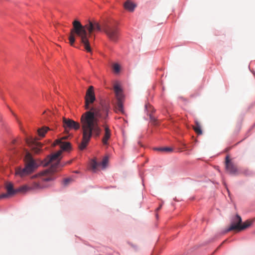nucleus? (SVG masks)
I'll list each match as a JSON object with an SVG mask.
<instances>
[{"label":"nucleus","instance_id":"nucleus-6","mask_svg":"<svg viewBox=\"0 0 255 255\" xmlns=\"http://www.w3.org/2000/svg\"><path fill=\"white\" fill-rule=\"evenodd\" d=\"M103 30L110 40L114 42H117L119 37V31L117 26L107 24Z\"/></svg>","mask_w":255,"mask_h":255},{"label":"nucleus","instance_id":"nucleus-12","mask_svg":"<svg viewBox=\"0 0 255 255\" xmlns=\"http://www.w3.org/2000/svg\"><path fill=\"white\" fill-rule=\"evenodd\" d=\"M66 138V137H63L61 139H57L53 143V145H59L60 148L63 150H67L71 147V144L68 142H63L62 140Z\"/></svg>","mask_w":255,"mask_h":255},{"label":"nucleus","instance_id":"nucleus-17","mask_svg":"<svg viewBox=\"0 0 255 255\" xmlns=\"http://www.w3.org/2000/svg\"><path fill=\"white\" fill-rule=\"evenodd\" d=\"M193 129L198 135H201L202 134L201 126L198 122H195V126L193 127Z\"/></svg>","mask_w":255,"mask_h":255},{"label":"nucleus","instance_id":"nucleus-23","mask_svg":"<svg viewBox=\"0 0 255 255\" xmlns=\"http://www.w3.org/2000/svg\"><path fill=\"white\" fill-rule=\"evenodd\" d=\"M162 207V204H161L159 207L158 208H157L156 210V211H158V210H159Z\"/></svg>","mask_w":255,"mask_h":255},{"label":"nucleus","instance_id":"nucleus-3","mask_svg":"<svg viewBox=\"0 0 255 255\" xmlns=\"http://www.w3.org/2000/svg\"><path fill=\"white\" fill-rule=\"evenodd\" d=\"M102 28L100 24L96 21L89 22L85 25H82L80 21L74 20L73 22V28L71 29L69 36L70 44L73 46L75 41V35L80 38L81 43L87 52H91L92 49L90 45L89 38L92 37L94 31H101Z\"/></svg>","mask_w":255,"mask_h":255},{"label":"nucleus","instance_id":"nucleus-22","mask_svg":"<svg viewBox=\"0 0 255 255\" xmlns=\"http://www.w3.org/2000/svg\"><path fill=\"white\" fill-rule=\"evenodd\" d=\"M150 118L151 121H152L153 122V123L155 124V122L156 121L155 119L151 116H150Z\"/></svg>","mask_w":255,"mask_h":255},{"label":"nucleus","instance_id":"nucleus-4","mask_svg":"<svg viewBox=\"0 0 255 255\" xmlns=\"http://www.w3.org/2000/svg\"><path fill=\"white\" fill-rule=\"evenodd\" d=\"M37 167L38 165L32 158L31 154L26 150L24 157V167L16 168L15 175L20 177L26 176L32 173Z\"/></svg>","mask_w":255,"mask_h":255},{"label":"nucleus","instance_id":"nucleus-14","mask_svg":"<svg viewBox=\"0 0 255 255\" xmlns=\"http://www.w3.org/2000/svg\"><path fill=\"white\" fill-rule=\"evenodd\" d=\"M124 6L126 10L130 12L133 11L135 7H136V5L130 0H127L125 2Z\"/></svg>","mask_w":255,"mask_h":255},{"label":"nucleus","instance_id":"nucleus-1","mask_svg":"<svg viewBox=\"0 0 255 255\" xmlns=\"http://www.w3.org/2000/svg\"><path fill=\"white\" fill-rule=\"evenodd\" d=\"M96 100L94 87L90 86L85 97V108L90 110L82 114L80 122L82 129V140L79 144L80 150L84 149L90 141L92 135L99 136L101 128L99 125L100 120H106L109 115L110 105L108 103H101L100 106L90 108V104Z\"/></svg>","mask_w":255,"mask_h":255},{"label":"nucleus","instance_id":"nucleus-7","mask_svg":"<svg viewBox=\"0 0 255 255\" xmlns=\"http://www.w3.org/2000/svg\"><path fill=\"white\" fill-rule=\"evenodd\" d=\"M80 124L69 118H63V127L68 132L70 130H78L80 128Z\"/></svg>","mask_w":255,"mask_h":255},{"label":"nucleus","instance_id":"nucleus-20","mask_svg":"<svg viewBox=\"0 0 255 255\" xmlns=\"http://www.w3.org/2000/svg\"><path fill=\"white\" fill-rule=\"evenodd\" d=\"M158 150L162 151H166V152H171L172 151V149L169 147H163V148H159L158 149Z\"/></svg>","mask_w":255,"mask_h":255},{"label":"nucleus","instance_id":"nucleus-24","mask_svg":"<svg viewBox=\"0 0 255 255\" xmlns=\"http://www.w3.org/2000/svg\"><path fill=\"white\" fill-rule=\"evenodd\" d=\"M71 163V161H68L67 162L65 163L64 164L62 165V166H64V165L66 164H70Z\"/></svg>","mask_w":255,"mask_h":255},{"label":"nucleus","instance_id":"nucleus-13","mask_svg":"<svg viewBox=\"0 0 255 255\" xmlns=\"http://www.w3.org/2000/svg\"><path fill=\"white\" fill-rule=\"evenodd\" d=\"M104 127L105 128V133L102 139V142L104 145H107L108 144V140L111 137V130L107 126H104Z\"/></svg>","mask_w":255,"mask_h":255},{"label":"nucleus","instance_id":"nucleus-9","mask_svg":"<svg viewBox=\"0 0 255 255\" xmlns=\"http://www.w3.org/2000/svg\"><path fill=\"white\" fill-rule=\"evenodd\" d=\"M26 142L35 153H38L41 151V148L43 146V144L37 141L36 138L32 136L27 137L26 139Z\"/></svg>","mask_w":255,"mask_h":255},{"label":"nucleus","instance_id":"nucleus-2","mask_svg":"<svg viewBox=\"0 0 255 255\" xmlns=\"http://www.w3.org/2000/svg\"><path fill=\"white\" fill-rule=\"evenodd\" d=\"M62 152V150H59L56 153L52 154L51 155L48 156L44 159L42 162V165L44 166L50 165V169L45 170L32 176L31 178L35 179L36 180L33 181L30 185H24L15 190L13 189L12 183H6L5 188L7 190V193L5 194H7V197L18 192H24L31 190H39L47 187L48 185L46 183L53 180L55 178L53 172L56 171L57 168L60 164L59 162L61 159L60 156Z\"/></svg>","mask_w":255,"mask_h":255},{"label":"nucleus","instance_id":"nucleus-18","mask_svg":"<svg viewBox=\"0 0 255 255\" xmlns=\"http://www.w3.org/2000/svg\"><path fill=\"white\" fill-rule=\"evenodd\" d=\"M113 69L115 73H118L120 72L121 67L119 64L118 63H114L112 65Z\"/></svg>","mask_w":255,"mask_h":255},{"label":"nucleus","instance_id":"nucleus-10","mask_svg":"<svg viewBox=\"0 0 255 255\" xmlns=\"http://www.w3.org/2000/svg\"><path fill=\"white\" fill-rule=\"evenodd\" d=\"M226 170L231 174L236 175L238 173L237 166L232 162L228 156L226 157Z\"/></svg>","mask_w":255,"mask_h":255},{"label":"nucleus","instance_id":"nucleus-16","mask_svg":"<svg viewBox=\"0 0 255 255\" xmlns=\"http://www.w3.org/2000/svg\"><path fill=\"white\" fill-rule=\"evenodd\" d=\"M254 220H247L243 224L241 223L240 231L244 230L249 227L253 223Z\"/></svg>","mask_w":255,"mask_h":255},{"label":"nucleus","instance_id":"nucleus-11","mask_svg":"<svg viewBox=\"0 0 255 255\" xmlns=\"http://www.w3.org/2000/svg\"><path fill=\"white\" fill-rule=\"evenodd\" d=\"M108 162V158L107 157H105L102 162H97L96 160L93 159L91 161V166L93 171L95 172L100 166L103 168H105Z\"/></svg>","mask_w":255,"mask_h":255},{"label":"nucleus","instance_id":"nucleus-8","mask_svg":"<svg viewBox=\"0 0 255 255\" xmlns=\"http://www.w3.org/2000/svg\"><path fill=\"white\" fill-rule=\"evenodd\" d=\"M242 222V218L239 215H237L233 217L231 220V225L230 227L225 230L224 233H227L231 231H240V228Z\"/></svg>","mask_w":255,"mask_h":255},{"label":"nucleus","instance_id":"nucleus-5","mask_svg":"<svg viewBox=\"0 0 255 255\" xmlns=\"http://www.w3.org/2000/svg\"><path fill=\"white\" fill-rule=\"evenodd\" d=\"M114 90L117 100L116 109L119 112L124 113L123 101L124 99V96L123 93V90L119 83L116 82L115 83L114 85Z\"/></svg>","mask_w":255,"mask_h":255},{"label":"nucleus","instance_id":"nucleus-21","mask_svg":"<svg viewBox=\"0 0 255 255\" xmlns=\"http://www.w3.org/2000/svg\"><path fill=\"white\" fill-rule=\"evenodd\" d=\"M7 194H1L0 195V199L4 198H7Z\"/></svg>","mask_w":255,"mask_h":255},{"label":"nucleus","instance_id":"nucleus-19","mask_svg":"<svg viewBox=\"0 0 255 255\" xmlns=\"http://www.w3.org/2000/svg\"><path fill=\"white\" fill-rule=\"evenodd\" d=\"M73 180L72 178H65L63 181V184L64 186H68L69 184H70L72 182Z\"/></svg>","mask_w":255,"mask_h":255},{"label":"nucleus","instance_id":"nucleus-25","mask_svg":"<svg viewBox=\"0 0 255 255\" xmlns=\"http://www.w3.org/2000/svg\"><path fill=\"white\" fill-rule=\"evenodd\" d=\"M15 140H13V143H15Z\"/></svg>","mask_w":255,"mask_h":255},{"label":"nucleus","instance_id":"nucleus-15","mask_svg":"<svg viewBox=\"0 0 255 255\" xmlns=\"http://www.w3.org/2000/svg\"><path fill=\"white\" fill-rule=\"evenodd\" d=\"M50 129L48 127H43L40 128H39L37 130V132L38 135L41 137H44L45 136V133L49 130Z\"/></svg>","mask_w":255,"mask_h":255}]
</instances>
